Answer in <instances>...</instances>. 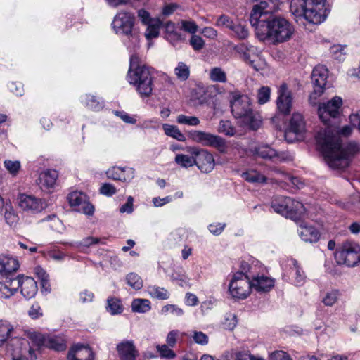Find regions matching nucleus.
Returning a JSON list of instances; mask_svg holds the SVG:
<instances>
[{"label":"nucleus","mask_w":360,"mask_h":360,"mask_svg":"<svg viewBox=\"0 0 360 360\" xmlns=\"http://www.w3.org/2000/svg\"><path fill=\"white\" fill-rule=\"evenodd\" d=\"M99 192L105 196L111 197L117 193V189L112 184L104 183L100 187Z\"/></svg>","instance_id":"nucleus-54"},{"label":"nucleus","mask_w":360,"mask_h":360,"mask_svg":"<svg viewBox=\"0 0 360 360\" xmlns=\"http://www.w3.org/2000/svg\"><path fill=\"white\" fill-rule=\"evenodd\" d=\"M84 104L89 109L98 111L103 108V103L94 95L86 94L84 98Z\"/></svg>","instance_id":"nucleus-38"},{"label":"nucleus","mask_w":360,"mask_h":360,"mask_svg":"<svg viewBox=\"0 0 360 360\" xmlns=\"http://www.w3.org/2000/svg\"><path fill=\"white\" fill-rule=\"evenodd\" d=\"M68 360H94L95 354L89 345L82 343L72 345L67 354Z\"/></svg>","instance_id":"nucleus-16"},{"label":"nucleus","mask_w":360,"mask_h":360,"mask_svg":"<svg viewBox=\"0 0 360 360\" xmlns=\"http://www.w3.org/2000/svg\"><path fill=\"white\" fill-rule=\"evenodd\" d=\"M147 25L145 32V37L148 40L156 38L160 34V29L162 26V22L160 19H157L153 22H150Z\"/></svg>","instance_id":"nucleus-34"},{"label":"nucleus","mask_w":360,"mask_h":360,"mask_svg":"<svg viewBox=\"0 0 360 360\" xmlns=\"http://www.w3.org/2000/svg\"><path fill=\"white\" fill-rule=\"evenodd\" d=\"M58 179V171L53 169H46L39 174L37 183L42 191L52 193Z\"/></svg>","instance_id":"nucleus-15"},{"label":"nucleus","mask_w":360,"mask_h":360,"mask_svg":"<svg viewBox=\"0 0 360 360\" xmlns=\"http://www.w3.org/2000/svg\"><path fill=\"white\" fill-rule=\"evenodd\" d=\"M189 41L195 51H199L205 46V41L201 37L196 34H193Z\"/></svg>","instance_id":"nucleus-55"},{"label":"nucleus","mask_w":360,"mask_h":360,"mask_svg":"<svg viewBox=\"0 0 360 360\" xmlns=\"http://www.w3.org/2000/svg\"><path fill=\"white\" fill-rule=\"evenodd\" d=\"M130 169L129 168L112 167L108 169L106 172V176L108 179L125 182L130 179V176L126 174V170Z\"/></svg>","instance_id":"nucleus-30"},{"label":"nucleus","mask_w":360,"mask_h":360,"mask_svg":"<svg viewBox=\"0 0 360 360\" xmlns=\"http://www.w3.org/2000/svg\"><path fill=\"white\" fill-rule=\"evenodd\" d=\"M252 289L258 292H268L275 285V280L264 275L250 277Z\"/></svg>","instance_id":"nucleus-21"},{"label":"nucleus","mask_w":360,"mask_h":360,"mask_svg":"<svg viewBox=\"0 0 360 360\" xmlns=\"http://www.w3.org/2000/svg\"><path fill=\"white\" fill-rule=\"evenodd\" d=\"M106 309L111 315H117L123 312L124 307L120 298L109 297L107 300Z\"/></svg>","instance_id":"nucleus-33"},{"label":"nucleus","mask_w":360,"mask_h":360,"mask_svg":"<svg viewBox=\"0 0 360 360\" xmlns=\"http://www.w3.org/2000/svg\"><path fill=\"white\" fill-rule=\"evenodd\" d=\"M38 292V286L32 277L24 276V298L34 297Z\"/></svg>","instance_id":"nucleus-31"},{"label":"nucleus","mask_w":360,"mask_h":360,"mask_svg":"<svg viewBox=\"0 0 360 360\" xmlns=\"http://www.w3.org/2000/svg\"><path fill=\"white\" fill-rule=\"evenodd\" d=\"M135 20L132 13L122 11L115 15L112 22L115 32L125 36L134 46L139 42V29L135 27Z\"/></svg>","instance_id":"nucleus-5"},{"label":"nucleus","mask_w":360,"mask_h":360,"mask_svg":"<svg viewBox=\"0 0 360 360\" xmlns=\"http://www.w3.org/2000/svg\"><path fill=\"white\" fill-rule=\"evenodd\" d=\"M116 349L119 360H136L139 356V351L131 340L122 341L117 345Z\"/></svg>","instance_id":"nucleus-19"},{"label":"nucleus","mask_w":360,"mask_h":360,"mask_svg":"<svg viewBox=\"0 0 360 360\" xmlns=\"http://www.w3.org/2000/svg\"><path fill=\"white\" fill-rule=\"evenodd\" d=\"M144 65L141 64L140 57L137 53H134L130 56L129 68L128 71H135L137 68H141Z\"/></svg>","instance_id":"nucleus-58"},{"label":"nucleus","mask_w":360,"mask_h":360,"mask_svg":"<svg viewBox=\"0 0 360 360\" xmlns=\"http://www.w3.org/2000/svg\"><path fill=\"white\" fill-rule=\"evenodd\" d=\"M292 266L290 269V274L291 277L285 278V276H283L285 280H288L292 284L296 286H302L306 281V274L300 263L295 259H292Z\"/></svg>","instance_id":"nucleus-22"},{"label":"nucleus","mask_w":360,"mask_h":360,"mask_svg":"<svg viewBox=\"0 0 360 360\" xmlns=\"http://www.w3.org/2000/svg\"><path fill=\"white\" fill-rule=\"evenodd\" d=\"M236 22L228 15H221L217 20L216 25L217 26H224L229 30H231Z\"/></svg>","instance_id":"nucleus-56"},{"label":"nucleus","mask_w":360,"mask_h":360,"mask_svg":"<svg viewBox=\"0 0 360 360\" xmlns=\"http://www.w3.org/2000/svg\"><path fill=\"white\" fill-rule=\"evenodd\" d=\"M27 314L32 319H37L43 316V310L38 302H34L28 310Z\"/></svg>","instance_id":"nucleus-53"},{"label":"nucleus","mask_w":360,"mask_h":360,"mask_svg":"<svg viewBox=\"0 0 360 360\" xmlns=\"http://www.w3.org/2000/svg\"><path fill=\"white\" fill-rule=\"evenodd\" d=\"M30 338L33 344H34L39 348L41 347L42 346H46V335H45L34 332L31 333Z\"/></svg>","instance_id":"nucleus-48"},{"label":"nucleus","mask_w":360,"mask_h":360,"mask_svg":"<svg viewBox=\"0 0 360 360\" xmlns=\"http://www.w3.org/2000/svg\"><path fill=\"white\" fill-rule=\"evenodd\" d=\"M286 210L288 213H286L285 218L290 219L296 222L302 221L306 212L304 205L301 202L292 198V205L291 203L288 204Z\"/></svg>","instance_id":"nucleus-24"},{"label":"nucleus","mask_w":360,"mask_h":360,"mask_svg":"<svg viewBox=\"0 0 360 360\" xmlns=\"http://www.w3.org/2000/svg\"><path fill=\"white\" fill-rule=\"evenodd\" d=\"M250 16L252 25L258 24L262 20L268 19L270 15L280 9L281 0H255Z\"/></svg>","instance_id":"nucleus-8"},{"label":"nucleus","mask_w":360,"mask_h":360,"mask_svg":"<svg viewBox=\"0 0 360 360\" xmlns=\"http://www.w3.org/2000/svg\"><path fill=\"white\" fill-rule=\"evenodd\" d=\"M134 198L132 196L127 198V202L120 207V213L131 214L134 211L133 207Z\"/></svg>","instance_id":"nucleus-62"},{"label":"nucleus","mask_w":360,"mask_h":360,"mask_svg":"<svg viewBox=\"0 0 360 360\" xmlns=\"http://www.w3.org/2000/svg\"><path fill=\"white\" fill-rule=\"evenodd\" d=\"M149 293L152 297L158 300H167L169 297L168 291L165 288L158 286L150 287Z\"/></svg>","instance_id":"nucleus-43"},{"label":"nucleus","mask_w":360,"mask_h":360,"mask_svg":"<svg viewBox=\"0 0 360 360\" xmlns=\"http://www.w3.org/2000/svg\"><path fill=\"white\" fill-rule=\"evenodd\" d=\"M252 26L260 41H270L274 44L289 40L295 31L293 25L287 19L276 15H270L268 19L262 20Z\"/></svg>","instance_id":"nucleus-3"},{"label":"nucleus","mask_w":360,"mask_h":360,"mask_svg":"<svg viewBox=\"0 0 360 360\" xmlns=\"http://www.w3.org/2000/svg\"><path fill=\"white\" fill-rule=\"evenodd\" d=\"M271 89L269 86H262L258 90L257 102L260 105L267 103L270 99Z\"/></svg>","instance_id":"nucleus-46"},{"label":"nucleus","mask_w":360,"mask_h":360,"mask_svg":"<svg viewBox=\"0 0 360 360\" xmlns=\"http://www.w3.org/2000/svg\"><path fill=\"white\" fill-rule=\"evenodd\" d=\"M220 131L227 136H232L236 134V129L232 126L229 120H221L219 124Z\"/></svg>","instance_id":"nucleus-50"},{"label":"nucleus","mask_w":360,"mask_h":360,"mask_svg":"<svg viewBox=\"0 0 360 360\" xmlns=\"http://www.w3.org/2000/svg\"><path fill=\"white\" fill-rule=\"evenodd\" d=\"M305 131V122L304 117L300 113H293L290 122L288 129L285 133V138L288 142H292V140L288 139L290 134L295 135L300 134Z\"/></svg>","instance_id":"nucleus-20"},{"label":"nucleus","mask_w":360,"mask_h":360,"mask_svg":"<svg viewBox=\"0 0 360 360\" xmlns=\"http://www.w3.org/2000/svg\"><path fill=\"white\" fill-rule=\"evenodd\" d=\"M127 79L133 85L141 98L150 97L153 89L152 69L147 65L137 68L135 71H128Z\"/></svg>","instance_id":"nucleus-6"},{"label":"nucleus","mask_w":360,"mask_h":360,"mask_svg":"<svg viewBox=\"0 0 360 360\" xmlns=\"http://www.w3.org/2000/svg\"><path fill=\"white\" fill-rule=\"evenodd\" d=\"M277 94L276 106L278 111L283 115H290L292 108L293 98L288 84L283 83L278 89Z\"/></svg>","instance_id":"nucleus-14"},{"label":"nucleus","mask_w":360,"mask_h":360,"mask_svg":"<svg viewBox=\"0 0 360 360\" xmlns=\"http://www.w3.org/2000/svg\"><path fill=\"white\" fill-rule=\"evenodd\" d=\"M13 327L6 321H0V346H1L11 335Z\"/></svg>","instance_id":"nucleus-36"},{"label":"nucleus","mask_w":360,"mask_h":360,"mask_svg":"<svg viewBox=\"0 0 360 360\" xmlns=\"http://www.w3.org/2000/svg\"><path fill=\"white\" fill-rule=\"evenodd\" d=\"M255 153L259 157L272 160L276 158H279L278 153L268 145L260 146L255 148Z\"/></svg>","instance_id":"nucleus-32"},{"label":"nucleus","mask_w":360,"mask_h":360,"mask_svg":"<svg viewBox=\"0 0 360 360\" xmlns=\"http://www.w3.org/2000/svg\"><path fill=\"white\" fill-rule=\"evenodd\" d=\"M177 122L191 126H196L200 123V120L195 116L189 117L185 115H180L177 117Z\"/></svg>","instance_id":"nucleus-52"},{"label":"nucleus","mask_w":360,"mask_h":360,"mask_svg":"<svg viewBox=\"0 0 360 360\" xmlns=\"http://www.w3.org/2000/svg\"><path fill=\"white\" fill-rule=\"evenodd\" d=\"M18 259L12 255L0 254V274L2 276H13L19 269Z\"/></svg>","instance_id":"nucleus-18"},{"label":"nucleus","mask_w":360,"mask_h":360,"mask_svg":"<svg viewBox=\"0 0 360 360\" xmlns=\"http://www.w3.org/2000/svg\"><path fill=\"white\" fill-rule=\"evenodd\" d=\"M235 50L245 62L258 56L257 47L249 44L241 43L235 46Z\"/></svg>","instance_id":"nucleus-28"},{"label":"nucleus","mask_w":360,"mask_h":360,"mask_svg":"<svg viewBox=\"0 0 360 360\" xmlns=\"http://www.w3.org/2000/svg\"><path fill=\"white\" fill-rule=\"evenodd\" d=\"M46 348L60 352L67 349V340L63 335H46Z\"/></svg>","instance_id":"nucleus-26"},{"label":"nucleus","mask_w":360,"mask_h":360,"mask_svg":"<svg viewBox=\"0 0 360 360\" xmlns=\"http://www.w3.org/2000/svg\"><path fill=\"white\" fill-rule=\"evenodd\" d=\"M241 176L245 181L255 184H262L267 181L266 176L255 169H248L243 172Z\"/></svg>","instance_id":"nucleus-29"},{"label":"nucleus","mask_w":360,"mask_h":360,"mask_svg":"<svg viewBox=\"0 0 360 360\" xmlns=\"http://www.w3.org/2000/svg\"><path fill=\"white\" fill-rule=\"evenodd\" d=\"M210 78L211 80L216 82L225 83L227 81L226 72L219 67L211 69Z\"/></svg>","instance_id":"nucleus-41"},{"label":"nucleus","mask_w":360,"mask_h":360,"mask_svg":"<svg viewBox=\"0 0 360 360\" xmlns=\"http://www.w3.org/2000/svg\"><path fill=\"white\" fill-rule=\"evenodd\" d=\"M339 291L338 290H332L328 292L323 300V302L326 306H333L338 300Z\"/></svg>","instance_id":"nucleus-57"},{"label":"nucleus","mask_w":360,"mask_h":360,"mask_svg":"<svg viewBox=\"0 0 360 360\" xmlns=\"http://www.w3.org/2000/svg\"><path fill=\"white\" fill-rule=\"evenodd\" d=\"M269 360H292V358L287 352L281 350L272 352Z\"/></svg>","instance_id":"nucleus-63"},{"label":"nucleus","mask_w":360,"mask_h":360,"mask_svg":"<svg viewBox=\"0 0 360 360\" xmlns=\"http://www.w3.org/2000/svg\"><path fill=\"white\" fill-rule=\"evenodd\" d=\"M335 259L339 264L354 267L360 263V246L351 242L344 243L336 250Z\"/></svg>","instance_id":"nucleus-9"},{"label":"nucleus","mask_w":360,"mask_h":360,"mask_svg":"<svg viewBox=\"0 0 360 360\" xmlns=\"http://www.w3.org/2000/svg\"><path fill=\"white\" fill-rule=\"evenodd\" d=\"M134 312L146 313L150 310V302L146 299H134L131 303Z\"/></svg>","instance_id":"nucleus-35"},{"label":"nucleus","mask_w":360,"mask_h":360,"mask_svg":"<svg viewBox=\"0 0 360 360\" xmlns=\"http://www.w3.org/2000/svg\"><path fill=\"white\" fill-rule=\"evenodd\" d=\"M11 276H4L6 280L0 282V291L6 297L14 295L18 290L22 294V274H19L16 278H12Z\"/></svg>","instance_id":"nucleus-17"},{"label":"nucleus","mask_w":360,"mask_h":360,"mask_svg":"<svg viewBox=\"0 0 360 360\" xmlns=\"http://www.w3.org/2000/svg\"><path fill=\"white\" fill-rule=\"evenodd\" d=\"M193 338L195 343L201 345H205L208 343V336L201 331H195Z\"/></svg>","instance_id":"nucleus-60"},{"label":"nucleus","mask_w":360,"mask_h":360,"mask_svg":"<svg viewBox=\"0 0 360 360\" xmlns=\"http://www.w3.org/2000/svg\"><path fill=\"white\" fill-rule=\"evenodd\" d=\"M252 290L250 277L243 271L233 274L229 285V292L235 300H245Z\"/></svg>","instance_id":"nucleus-7"},{"label":"nucleus","mask_w":360,"mask_h":360,"mask_svg":"<svg viewBox=\"0 0 360 360\" xmlns=\"http://www.w3.org/2000/svg\"><path fill=\"white\" fill-rule=\"evenodd\" d=\"M189 138L204 146L212 147L221 153H226L228 149V146L224 139L210 133L192 130L189 131Z\"/></svg>","instance_id":"nucleus-10"},{"label":"nucleus","mask_w":360,"mask_h":360,"mask_svg":"<svg viewBox=\"0 0 360 360\" xmlns=\"http://www.w3.org/2000/svg\"><path fill=\"white\" fill-rule=\"evenodd\" d=\"M24 196V210L36 214L41 212L45 208L46 204L42 199L25 194Z\"/></svg>","instance_id":"nucleus-25"},{"label":"nucleus","mask_w":360,"mask_h":360,"mask_svg":"<svg viewBox=\"0 0 360 360\" xmlns=\"http://www.w3.org/2000/svg\"><path fill=\"white\" fill-rule=\"evenodd\" d=\"M4 165L9 174L13 176L18 174L21 168V163L18 160L13 161L11 160H6L4 162Z\"/></svg>","instance_id":"nucleus-45"},{"label":"nucleus","mask_w":360,"mask_h":360,"mask_svg":"<svg viewBox=\"0 0 360 360\" xmlns=\"http://www.w3.org/2000/svg\"><path fill=\"white\" fill-rule=\"evenodd\" d=\"M4 217L6 223L11 226L15 225L19 220L18 216L13 210H6Z\"/></svg>","instance_id":"nucleus-64"},{"label":"nucleus","mask_w":360,"mask_h":360,"mask_svg":"<svg viewBox=\"0 0 360 360\" xmlns=\"http://www.w3.org/2000/svg\"><path fill=\"white\" fill-rule=\"evenodd\" d=\"M292 204V198L283 195H276L274 198L271 203V207L278 214L285 217L286 207L288 204Z\"/></svg>","instance_id":"nucleus-27"},{"label":"nucleus","mask_w":360,"mask_h":360,"mask_svg":"<svg viewBox=\"0 0 360 360\" xmlns=\"http://www.w3.org/2000/svg\"><path fill=\"white\" fill-rule=\"evenodd\" d=\"M318 150L328 166L333 169H345L352 159L360 152V144L354 141L342 146L330 129L320 131L316 136Z\"/></svg>","instance_id":"nucleus-1"},{"label":"nucleus","mask_w":360,"mask_h":360,"mask_svg":"<svg viewBox=\"0 0 360 360\" xmlns=\"http://www.w3.org/2000/svg\"><path fill=\"white\" fill-rule=\"evenodd\" d=\"M229 103L233 116L239 120L241 125L257 131L262 125L263 120L260 113L254 110L252 99L239 91L230 92Z\"/></svg>","instance_id":"nucleus-2"},{"label":"nucleus","mask_w":360,"mask_h":360,"mask_svg":"<svg viewBox=\"0 0 360 360\" xmlns=\"http://www.w3.org/2000/svg\"><path fill=\"white\" fill-rule=\"evenodd\" d=\"M137 14L141 22L145 25L155 21L151 18L150 13L144 8L139 9Z\"/></svg>","instance_id":"nucleus-59"},{"label":"nucleus","mask_w":360,"mask_h":360,"mask_svg":"<svg viewBox=\"0 0 360 360\" xmlns=\"http://www.w3.org/2000/svg\"><path fill=\"white\" fill-rule=\"evenodd\" d=\"M164 130L166 135L171 136L179 141H184L186 140L185 136L175 125L165 124L164 126Z\"/></svg>","instance_id":"nucleus-40"},{"label":"nucleus","mask_w":360,"mask_h":360,"mask_svg":"<svg viewBox=\"0 0 360 360\" xmlns=\"http://www.w3.org/2000/svg\"><path fill=\"white\" fill-rule=\"evenodd\" d=\"M175 162L184 168H188L195 165V155H187L184 154H177L175 156Z\"/></svg>","instance_id":"nucleus-37"},{"label":"nucleus","mask_w":360,"mask_h":360,"mask_svg":"<svg viewBox=\"0 0 360 360\" xmlns=\"http://www.w3.org/2000/svg\"><path fill=\"white\" fill-rule=\"evenodd\" d=\"M347 46H342L340 44L333 45L330 47V51L333 55V58L338 61H343L345 59L346 52L345 49Z\"/></svg>","instance_id":"nucleus-44"},{"label":"nucleus","mask_w":360,"mask_h":360,"mask_svg":"<svg viewBox=\"0 0 360 360\" xmlns=\"http://www.w3.org/2000/svg\"><path fill=\"white\" fill-rule=\"evenodd\" d=\"M342 105V98L335 96L327 103L320 105L318 109L321 121L326 126L330 125V118H337L340 115V109Z\"/></svg>","instance_id":"nucleus-11"},{"label":"nucleus","mask_w":360,"mask_h":360,"mask_svg":"<svg viewBox=\"0 0 360 360\" xmlns=\"http://www.w3.org/2000/svg\"><path fill=\"white\" fill-rule=\"evenodd\" d=\"M169 346L167 345H162L161 346L158 347V350L160 353V355L162 358L166 359H173L176 356L175 352L171 349Z\"/></svg>","instance_id":"nucleus-51"},{"label":"nucleus","mask_w":360,"mask_h":360,"mask_svg":"<svg viewBox=\"0 0 360 360\" xmlns=\"http://www.w3.org/2000/svg\"><path fill=\"white\" fill-rule=\"evenodd\" d=\"M298 231L302 240L311 243L318 242L321 236L319 231L315 226L303 221H301Z\"/></svg>","instance_id":"nucleus-23"},{"label":"nucleus","mask_w":360,"mask_h":360,"mask_svg":"<svg viewBox=\"0 0 360 360\" xmlns=\"http://www.w3.org/2000/svg\"><path fill=\"white\" fill-rule=\"evenodd\" d=\"M68 200L71 207L79 206L83 204L84 199L82 193L74 191L68 194Z\"/></svg>","instance_id":"nucleus-47"},{"label":"nucleus","mask_w":360,"mask_h":360,"mask_svg":"<svg viewBox=\"0 0 360 360\" xmlns=\"http://www.w3.org/2000/svg\"><path fill=\"white\" fill-rule=\"evenodd\" d=\"M115 115L119 117L123 122L127 124H134L136 123V119L133 116H131L129 114L124 111H115Z\"/></svg>","instance_id":"nucleus-61"},{"label":"nucleus","mask_w":360,"mask_h":360,"mask_svg":"<svg viewBox=\"0 0 360 360\" xmlns=\"http://www.w3.org/2000/svg\"><path fill=\"white\" fill-rule=\"evenodd\" d=\"M174 73L179 80L186 81L190 76V68L185 63L179 62L174 68Z\"/></svg>","instance_id":"nucleus-39"},{"label":"nucleus","mask_w":360,"mask_h":360,"mask_svg":"<svg viewBox=\"0 0 360 360\" xmlns=\"http://www.w3.org/2000/svg\"><path fill=\"white\" fill-rule=\"evenodd\" d=\"M328 70L324 65H316L312 70L311 82L314 86L312 95L316 98L321 96L326 88Z\"/></svg>","instance_id":"nucleus-13"},{"label":"nucleus","mask_w":360,"mask_h":360,"mask_svg":"<svg viewBox=\"0 0 360 360\" xmlns=\"http://www.w3.org/2000/svg\"><path fill=\"white\" fill-rule=\"evenodd\" d=\"M127 284L135 290H140L143 287L141 278L136 273L131 272L126 276Z\"/></svg>","instance_id":"nucleus-42"},{"label":"nucleus","mask_w":360,"mask_h":360,"mask_svg":"<svg viewBox=\"0 0 360 360\" xmlns=\"http://www.w3.org/2000/svg\"><path fill=\"white\" fill-rule=\"evenodd\" d=\"M231 30L234 32L238 38L241 39L247 38L249 34L248 30L246 27L238 23H235Z\"/></svg>","instance_id":"nucleus-49"},{"label":"nucleus","mask_w":360,"mask_h":360,"mask_svg":"<svg viewBox=\"0 0 360 360\" xmlns=\"http://www.w3.org/2000/svg\"><path fill=\"white\" fill-rule=\"evenodd\" d=\"M290 11L297 21L304 19L319 25L326 20L330 11L326 0H291Z\"/></svg>","instance_id":"nucleus-4"},{"label":"nucleus","mask_w":360,"mask_h":360,"mask_svg":"<svg viewBox=\"0 0 360 360\" xmlns=\"http://www.w3.org/2000/svg\"><path fill=\"white\" fill-rule=\"evenodd\" d=\"M195 155V165L202 173L211 172L215 166L213 155L206 149L197 147L190 148L188 150Z\"/></svg>","instance_id":"nucleus-12"}]
</instances>
